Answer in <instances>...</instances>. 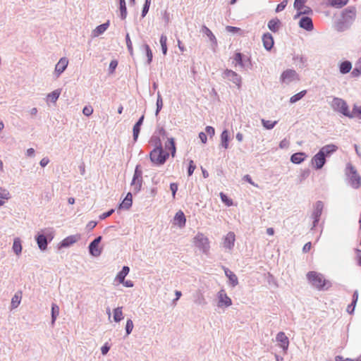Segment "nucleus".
I'll return each instance as SVG.
<instances>
[{
	"label": "nucleus",
	"mask_w": 361,
	"mask_h": 361,
	"mask_svg": "<svg viewBox=\"0 0 361 361\" xmlns=\"http://www.w3.org/2000/svg\"><path fill=\"white\" fill-rule=\"evenodd\" d=\"M153 140L155 147L150 152L149 159L154 165L161 166L169 158V154L163 149L160 138L155 137Z\"/></svg>",
	"instance_id": "nucleus-1"
},
{
	"label": "nucleus",
	"mask_w": 361,
	"mask_h": 361,
	"mask_svg": "<svg viewBox=\"0 0 361 361\" xmlns=\"http://www.w3.org/2000/svg\"><path fill=\"white\" fill-rule=\"evenodd\" d=\"M331 106L334 111L338 112L350 118H353V115L347 103L343 99L339 97H334L332 102H331Z\"/></svg>",
	"instance_id": "nucleus-2"
},
{
	"label": "nucleus",
	"mask_w": 361,
	"mask_h": 361,
	"mask_svg": "<svg viewBox=\"0 0 361 361\" xmlns=\"http://www.w3.org/2000/svg\"><path fill=\"white\" fill-rule=\"evenodd\" d=\"M345 174L349 179L350 185L355 189L361 185V176L358 174L355 168L350 163L346 166Z\"/></svg>",
	"instance_id": "nucleus-3"
},
{
	"label": "nucleus",
	"mask_w": 361,
	"mask_h": 361,
	"mask_svg": "<svg viewBox=\"0 0 361 361\" xmlns=\"http://www.w3.org/2000/svg\"><path fill=\"white\" fill-rule=\"evenodd\" d=\"M307 277L312 285L318 289L325 288L328 283V281L324 279L323 275L316 271H309Z\"/></svg>",
	"instance_id": "nucleus-4"
},
{
	"label": "nucleus",
	"mask_w": 361,
	"mask_h": 361,
	"mask_svg": "<svg viewBox=\"0 0 361 361\" xmlns=\"http://www.w3.org/2000/svg\"><path fill=\"white\" fill-rule=\"evenodd\" d=\"M323 208H324V204L322 201L316 202L314 208V211L312 212V219H313V221H312V226L311 228V230L314 229L317 226V224L319 223L322 213Z\"/></svg>",
	"instance_id": "nucleus-5"
},
{
	"label": "nucleus",
	"mask_w": 361,
	"mask_h": 361,
	"mask_svg": "<svg viewBox=\"0 0 361 361\" xmlns=\"http://www.w3.org/2000/svg\"><path fill=\"white\" fill-rule=\"evenodd\" d=\"M194 239L196 246L201 249L204 253H207L209 249L208 238L202 233H199Z\"/></svg>",
	"instance_id": "nucleus-6"
},
{
	"label": "nucleus",
	"mask_w": 361,
	"mask_h": 361,
	"mask_svg": "<svg viewBox=\"0 0 361 361\" xmlns=\"http://www.w3.org/2000/svg\"><path fill=\"white\" fill-rule=\"evenodd\" d=\"M102 239V236H98L90 243L88 249L92 256L99 257L101 255L102 250L99 248V244L101 243Z\"/></svg>",
	"instance_id": "nucleus-7"
},
{
	"label": "nucleus",
	"mask_w": 361,
	"mask_h": 361,
	"mask_svg": "<svg viewBox=\"0 0 361 361\" xmlns=\"http://www.w3.org/2000/svg\"><path fill=\"white\" fill-rule=\"evenodd\" d=\"M223 77L235 84L238 88L241 86V77L235 71L226 69L224 72Z\"/></svg>",
	"instance_id": "nucleus-8"
},
{
	"label": "nucleus",
	"mask_w": 361,
	"mask_h": 361,
	"mask_svg": "<svg viewBox=\"0 0 361 361\" xmlns=\"http://www.w3.org/2000/svg\"><path fill=\"white\" fill-rule=\"evenodd\" d=\"M218 306L219 307L225 306L229 307L232 305L231 299L227 295L224 290H221L218 293Z\"/></svg>",
	"instance_id": "nucleus-9"
},
{
	"label": "nucleus",
	"mask_w": 361,
	"mask_h": 361,
	"mask_svg": "<svg viewBox=\"0 0 361 361\" xmlns=\"http://www.w3.org/2000/svg\"><path fill=\"white\" fill-rule=\"evenodd\" d=\"M326 159L319 152L312 159V164L317 170L321 169L326 164Z\"/></svg>",
	"instance_id": "nucleus-10"
},
{
	"label": "nucleus",
	"mask_w": 361,
	"mask_h": 361,
	"mask_svg": "<svg viewBox=\"0 0 361 361\" xmlns=\"http://www.w3.org/2000/svg\"><path fill=\"white\" fill-rule=\"evenodd\" d=\"M276 340L279 343L280 347L283 350V351H286L288 348L289 345V340L286 334L281 331L277 334Z\"/></svg>",
	"instance_id": "nucleus-11"
},
{
	"label": "nucleus",
	"mask_w": 361,
	"mask_h": 361,
	"mask_svg": "<svg viewBox=\"0 0 361 361\" xmlns=\"http://www.w3.org/2000/svg\"><path fill=\"white\" fill-rule=\"evenodd\" d=\"M338 149V147L335 145L330 144L326 145L322 147L319 152L322 154V155L326 159L328 157H330L334 152H335Z\"/></svg>",
	"instance_id": "nucleus-12"
},
{
	"label": "nucleus",
	"mask_w": 361,
	"mask_h": 361,
	"mask_svg": "<svg viewBox=\"0 0 361 361\" xmlns=\"http://www.w3.org/2000/svg\"><path fill=\"white\" fill-rule=\"evenodd\" d=\"M297 73L292 69H288L283 72L281 78L283 82L289 83L297 77Z\"/></svg>",
	"instance_id": "nucleus-13"
},
{
	"label": "nucleus",
	"mask_w": 361,
	"mask_h": 361,
	"mask_svg": "<svg viewBox=\"0 0 361 361\" xmlns=\"http://www.w3.org/2000/svg\"><path fill=\"white\" fill-rule=\"evenodd\" d=\"M299 26L307 31H312L314 28L312 20L308 16H303L300 18Z\"/></svg>",
	"instance_id": "nucleus-14"
},
{
	"label": "nucleus",
	"mask_w": 361,
	"mask_h": 361,
	"mask_svg": "<svg viewBox=\"0 0 361 361\" xmlns=\"http://www.w3.org/2000/svg\"><path fill=\"white\" fill-rule=\"evenodd\" d=\"M225 275L228 277L229 281V284L232 287H235L238 284V279L237 276L231 271L229 269L226 267H223Z\"/></svg>",
	"instance_id": "nucleus-15"
},
{
	"label": "nucleus",
	"mask_w": 361,
	"mask_h": 361,
	"mask_svg": "<svg viewBox=\"0 0 361 361\" xmlns=\"http://www.w3.org/2000/svg\"><path fill=\"white\" fill-rule=\"evenodd\" d=\"M235 234L233 232H229L224 239V247L227 249H232L235 243Z\"/></svg>",
	"instance_id": "nucleus-16"
},
{
	"label": "nucleus",
	"mask_w": 361,
	"mask_h": 361,
	"mask_svg": "<svg viewBox=\"0 0 361 361\" xmlns=\"http://www.w3.org/2000/svg\"><path fill=\"white\" fill-rule=\"evenodd\" d=\"M80 238V235L79 234L69 235L61 241V246L63 247H69L76 243Z\"/></svg>",
	"instance_id": "nucleus-17"
},
{
	"label": "nucleus",
	"mask_w": 361,
	"mask_h": 361,
	"mask_svg": "<svg viewBox=\"0 0 361 361\" xmlns=\"http://www.w3.org/2000/svg\"><path fill=\"white\" fill-rule=\"evenodd\" d=\"M35 240L37 241L39 248L41 250L44 251L47 249V244H48V239L46 235H44V234L39 233L35 236Z\"/></svg>",
	"instance_id": "nucleus-18"
},
{
	"label": "nucleus",
	"mask_w": 361,
	"mask_h": 361,
	"mask_svg": "<svg viewBox=\"0 0 361 361\" xmlns=\"http://www.w3.org/2000/svg\"><path fill=\"white\" fill-rule=\"evenodd\" d=\"M262 42H263V45H264V48L268 51L271 50L274 46L273 37L269 32L263 35Z\"/></svg>",
	"instance_id": "nucleus-19"
},
{
	"label": "nucleus",
	"mask_w": 361,
	"mask_h": 361,
	"mask_svg": "<svg viewBox=\"0 0 361 361\" xmlns=\"http://www.w3.org/2000/svg\"><path fill=\"white\" fill-rule=\"evenodd\" d=\"M343 16L345 22H351L355 18L356 10L353 7L347 8L345 9Z\"/></svg>",
	"instance_id": "nucleus-20"
},
{
	"label": "nucleus",
	"mask_w": 361,
	"mask_h": 361,
	"mask_svg": "<svg viewBox=\"0 0 361 361\" xmlns=\"http://www.w3.org/2000/svg\"><path fill=\"white\" fill-rule=\"evenodd\" d=\"M144 118H145V116H144V115H142L133 126V136L134 141H137V137H138L140 132V128L143 123Z\"/></svg>",
	"instance_id": "nucleus-21"
},
{
	"label": "nucleus",
	"mask_w": 361,
	"mask_h": 361,
	"mask_svg": "<svg viewBox=\"0 0 361 361\" xmlns=\"http://www.w3.org/2000/svg\"><path fill=\"white\" fill-rule=\"evenodd\" d=\"M68 64V61L66 58H61L59 61L56 63L55 66V72L58 73V75L61 74L66 68Z\"/></svg>",
	"instance_id": "nucleus-22"
},
{
	"label": "nucleus",
	"mask_w": 361,
	"mask_h": 361,
	"mask_svg": "<svg viewBox=\"0 0 361 361\" xmlns=\"http://www.w3.org/2000/svg\"><path fill=\"white\" fill-rule=\"evenodd\" d=\"M186 219L182 211L178 212L174 216V224L179 227H183L185 225Z\"/></svg>",
	"instance_id": "nucleus-23"
},
{
	"label": "nucleus",
	"mask_w": 361,
	"mask_h": 361,
	"mask_svg": "<svg viewBox=\"0 0 361 361\" xmlns=\"http://www.w3.org/2000/svg\"><path fill=\"white\" fill-rule=\"evenodd\" d=\"M229 140V132L228 131V130H223V132L221 134V146L224 149H228Z\"/></svg>",
	"instance_id": "nucleus-24"
},
{
	"label": "nucleus",
	"mask_w": 361,
	"mask_h": 361,
	"mask_svg": "<svg viewBox=\"0 0 361 361\" xmlns=\"http://www.w3.org/2000/svg\"><path fill=\"white\" fill-rule=\"evenodd\" d=\"M306 157V154L304 152H296L291 155L290 161L293 164H299L302 163L305 158Z\"/></svg>",
	"instance_id": "nucleus-25"
},
{
	"label": "nucleus",
	"mask_w": 361,
	"mask_h": 361,
	"mask_svg": "<svg viewBox=\"0 0 361 361\" xmlns=\"http://www.w3.org/2000/svg\"><path fill=\"white\" fill-rule=\"evenodd\" d=\"M132 193L129 192L123 202L120 204V208L125 209H129L130 207L132 206Z\"/></svg>",
	"instance_id": "nucleus-26"
},
{
	"label": "nucleus",
	"mask_w": 361,
	"mask_h": 361,
	"mask_svg": "<svg viewBox=\"0 0 361 361\" xmlns=\"http://www.w3.org/2000/svg\"><path fill=\"white\" fill-rule=\"evenodd\" d=\"M351 69L352 63L349 61H343L339 66V71L342 74L348 73Z\"/></svg>",
	"instance_id": "nucleus-27"
},
{
	"label": "nucleus",
	"mask_w": 361,
	"mask_h": 361,
	"mask_svg": "<svg viewBox=\"0 0 361 361\" xmlns=\"http://www.w3.org/2000/svg\"><path fill=\"white\" fill-rule=\"evenodd\" d=\"M293 59L295 65L299 66V68H302L306 66L307 59L302 55H295L293 56Z\"/></svg>",
	"instance_id": "nucleus-28"
},
{
	"label": "nucleus",
	"mask_w": 361,
	"mask_h": 361,
	"mask_svg": "<svg viewBox=\"0 0 361 361\" xmlns=\"http://www.w3.org/2000/svg\"><path fill=\"white\" fill-rule=\"evenodd\" d=\"M109 26V22L104 23L97 26L93 31V35L97 37L104 33Z\"/></svg>",
	"instance_id": "nucleus-29"
},
{
	"label": "nucleus",
	"mask_w": 361,
	"mask_h": 361,
	"mask_svg": "<svg viewBox=\"0 0 361 361\" xmlns=\"http://www.w3.org/2000/svg\"><path fill=\"white\" fill-rule=\"evenodd\" d=\"M280 25L281 21L278 18H274L269 21L268 27L271 31L276 32L278 31Z\"/></svg>",
	"instance_id": "nucleus-30"
},
{
	"label": "nucleus",
	"mask_w": 361,
	"mask_h": 361,
	"mask_svg": "<svg viewBox=\"0 0 361 361\" xmlns=\"http://www.w3.org/2000/svg\"><path fill=\"white\" fill-rule=\"evenodd\" d=\"M130 271V269L127 266L123 267L121 271L116 276V279L118 280L120 283H124V280L126 276L128 274Z\"/></svg>",
	"instance_id": "nucleus-31"
},
{
	"label": "nucleus",
	"mask_w": 361,
	"mask_h": 361,
	"mask_svg": "<svg viewBox=\"0 0 361 361\" xmlns=\"http://www.w3.org/2000/svg\"><path fill=\"white\" fill-rule=\"evenodd\" d=\"M202 33H204L205 35H207L209 40L214 44H217V41H216V39L214 36V35L212 33V32L205 25H203L202 27Z\"/></svg>",
	"instance_id": "nucleus-32"
},
{
	"label": "nucleus",
	"mask_w": 361,
	"mask_h": 361,
	"mask_svg": "<svg viewBox=\"0 0 361 361\" xmlns=\"http://www.w3.org/2000/svg\"><path fill=\"white\" fill-rule=\"evenodd\" d=\"M21 298V292H18L13 296L11 302V310L16 308L20 305Z\"/></svg>",
	"instance_id": "nucleus-33"
},
{
	"label": "nucleus",
	"mask_w": 361,
	"mask_h": 361,
	"mask_svg": "<svg viewBox=\"0 0 361 361\" xmlns=\"http://www.w3.org/2000/svg\"><path fill=\"white\" fill-rule=\"evenodd\" d=\"M349 0H329V4L334 8H341L348 3Z\"/></svg>",
	"instance_id": "nucleus-34"
},
{
	"label": "nucleus",
	"mask_w": 361,
	"mask_h": 361,
	"mask_svg": "<svg viewBox=\"0 0 361 361\" xmlns=\"http://www.w3.org/2000/svg\"><path fill=\"white\" fill-rule=\"evenodd\" d=\"M123 319L122 307H118L114 310V320L119 322Z\"/></svg>",
	"instance_id": "nucleus-35"
},
{
	"label": "nucleus",
	"mask_w": 361,
	"mask_h": 361,
	"mask_svg": "<svg viewBox=\"0 0 361 361\" xmlns=\"http://www.w3.org/2000/svg\"><path fill=\"white\" fill-rule=\"evenodd\" d=\"M165 147L171 152L172 157L175 156L176 154V145L173 138L168 139V141L165 144Z\"/></svg>",
	"instance_id": "nucleus-36"
},
{
	"label": "nucleus",
	"mask_w": 361,
	"mask_h": 361,
	"mask_svg": "<svg viewBox=\"0 0 361 361\" xmlns=\"http://www.w3.org/2000/svg\"><path fill=\"white\" fill-rule=\"evenodd\" d=\"M59 314V307L57 305L53 303L51 305V325L53 326Z\"/></svg>",
	"instance_id": "nucleus-37"
},
{
	"label": "nucleus",
	"mask_w": 361,
	"mask_h": 361,
	"mask_svg": "<svg viewBox=\"0 0 361 361\" xmlns=\"http://www.w3.org/2000/svg\"><path fill=\"white\" fill-rule=\"evenodd\" d=\"M60 94H61V90H59V89L55 90L54 91H53L51 93L48 94L47 99L50 102H51L53 103H56V101L58 100Z\"/></svg>",
	"instance_id": "nucleus-38"
},
{
	"label": "nucleus",
	"mask_w": 361,
	"mask_h": 361,
	"mask_svg": "<svg viewBox=\"0 0 361 361\" xmlns=\"http://www.w3.org/2000/svg\"><path fill=\"white\" fill-rule=\"evenodd\" d=\"M142 185V180H132L131 187H132L133 192L134 194L137 193L141 190Z\"/></svg>",
	"instance_id": "nucleus-39"
},
{
	"label": "nucleus",
	"mask_w": 361,
	"mask_h": 361,
	"mask_svg": "<svg viewBox=\"0 0 361 361\" xmlns=\"http://www.w3.org/2000/svg\"><path fill=\"white\" fill-rule=\"evenodd\" d=\"M13 250L17 255H19L22 252L21 242L19 238H16L13 244Z\"/></svg>",
	"instance_id": "nucleus-40"
},
{
	"label": "nucleus",
	"mask_w": 361,
	"mask_h": 361,
	"mask_svg": "<svg viewBox=\"0 0 361 361\" xmlns=\"http://www.w3.org/2000/svg\"><path fill=\"white\" fill-rule=\"evenodd\" d=\"M194 302L195 304L201 306H204L207 304L206 300L203 295V294L198 293L195 295Z\"/></svg>",
	"instance_id": "nucleus-41"
},
{
	"label": "nucleus",
	"mask_w": 361,
	"mask_h": 361,
	"mask_svg": "<svg viewBox=\"0 0 361 361\" xmlns=\"http://www.w3.org/2000/svg\"><path fill=\"white\" fill-rule=\"evenodd\" d=\"M306 90H302L294 94L290 97V102L292 104L297 102L298 101L300 100L306 94Z\"/></svg>",
	"instance_id": "nucleus-42"
},
{
	"label": "nucleus",
	"mask_w": 361,
	"mask_h": 361,
	"mask_svg": "<svg viewBox=\"0 0 361 361\" xmlns=\"http://www.w3.org/2000/svg\"><path fill=\"white\" fill-rule=\"evenodd\" d=\"M261 121H262V124L263 127L265 128L267 130H271V129L274 128V126L277 123L276 121H271L265 120L264 118H262L261 120Z\"/></svg>",
	"instance_id": "nucleus-43"
},
{
	"label": "nucleus",
	"mask_w": 361,
	"mask_h": 361,
	"mask_svg": "<svg viewBox=\"0 0 361 361\" xmlns=\"http://www.w3.org/2000/svg\"><path fill=\"white\" fill-rule=\"evenodd\" d=\"M119 10L121 13V18L122 20H124L126 18L127 16V8H126V1L123 2H119Z\"/></svg>",
	"instance_id": "nucleus-44"
},
{
	"label": "nucleus",
	"mask_w": 361,
	"mask_h": 361,
	"mask_svg": "<svg viewBox=\"0 0 361 361\" xmlns=\"http://www.w3.org/2000/svg\"><path fill=\"white\" fill-rule=\"evenodd\" d=\"M167 37L164 35H161L160 37V44L161 47L162 53L164 55H166L167 54Z\"/></svg>",
	"instance_id": "nucleus-45"
},
{
	"label": "nucleus",
	"mask_w": 361,
	"mask_h": 361,
	"mask_svg": "<svg viewBox=\"0 0 361 361\" xmlns=\"http://www.w3.org/2000/svg\"><path fill=\"white\" fill-rule=\"evenodd\" d=\"M142 47H143V49H145V51L146 52V55H147V63L150 64V63L152 61V57H153L152 51L149 46L148 44H145L142 46Z\"/></svg>",
	"instance_id": "nucleus-46"
},
{
	"label": "nucleus",
	"mask_w": 361,
	"mask_h": 361,
	"mask_svg": "<svg viewBox=\"0 0 361 361\" xmlns=\"http://www.w3.org/2000/svg\"><path fill=\"white\" fill-rule=\"evenodd\" d=\"M243 58V55L241 53H236L234 57V60L236 61V63L240 66L241 68H243L245 66Z\"/></svg>",
	"instance_id": "nucleus-47"
},
{
	"label": "nucleus",
	"mask_w": 361,
	"mask_h": 361,
	"mask_svg": "<svg viewBox=\"0 0 361 361\" xmlns=\"http://www.w3.org/2000/svg\"><path fill=\"white\" fill-rule=\"evenodd\" d=\"M156 104H157V109H156L155 114H156V116H157L163 107V101H162V98H161V96L159 92H158V94H157V99Z\"/></svg>",
	"instance_id": "nucleus-48"
},
{
	"label": "nucleus",
	"mask_w": 361,
	"mask_h": 361,
	"mask_svg": "<svg viewBox=\"0 0 361 361\" xmlns=\"http://www.w3.org/2000/svg\"><path fill=\"white\" fill-rule=\"evenodd\" d=\"M221 201L225 203L227 206L233 205V201L231 199L228 198V196L224 192H220L219 194Z\"/></svg>",
	"instance_id": "nucleus-49"
},
{
	"label": "nucleus",
	"mask_w": 361,
	"mask_h": 361,
	"mask_svg": "<svg viewBox=\"0 0 361 361\" xmlns=\"http://www.w3.org/2000/svg\"><path fill=\"white\" fill-rule=\"evenodd\" d=\"M350 112L353 115V118L357 117V118L361 119V106H358L354 105L353 111Z\"/></svg>",
	"instance_id": "nucleus-50"
},
{
	"label": "nucleus",
	"mask_w": 361,
	"mask_h": 361,
	"mask_svg": "<svg viewBox=\"0 0 361 361\" xmlns=\"http://www.w3.org/2000/svg\"><path fill=\"white\" fill-rule=\"evenodd\" d=\"M142 171L140 169L139 166H137L135 169L133 180H142Z\"/></svg>",
	"instance_id": "nucleus-51"
},
{
	"label": "nucleus",
	"mask_w": 361,
	"mask_h": 361,
	"mask_svg": "<svg viewBox=\"0 0 361 361\" xmlns=\"http://www.w3.org/2000/svg\"><path fill=\"white\" fill-rule=\"evenodd\" d=\"M126 45H127L128 50L130 56H133V44H132V42L130 40V36H129L128 33H127L126 35Z\"/></svg>",
	"instance_id": "nucleus-52"
},
{
	"label": "nucleus",
	"mask_w": 361,
	"mask_h": 361,
	"mask_svg": "<svg viewBox=\"0 0 361 361\" xmlns=\"http://www.w3.org/2000/svg\"><path fill=\"white\" fill-rule=\"evenodd\" d=\"M0 198L4 200H9L11 198V194L8 190L0 187Z\"/></svg>",
	"instance_id": "nucleus-53"
},
{
	"label": "nucleus",
	"mask_w": 361,
	"mask_h": 361,
	"mask_svg": "<svg viewBox=\"0 0 361 361\" xmlns=\"http://www.w3.org/2000/svg\"><path fill=\"white\" fill-rule=\"evenodd\" d=\"M133 329V321L129 319L127 320L126 325V331L127 336H128L132 332Z\"/></svg>",
	"instance_id": "nucleus-54"
},
{
	"label": "nucleus",
	"mask_w": 361,
	"mask_h": 361,
	"mask_svg": "<svg viewBox=\"0 0 361 361\" xmlns=\"http://www.w3.org/2000/svg\"><path fill=\"white\" fill-rule=\"evenodd\" d=\"M306 1L307 0H295V1H294V8L296 10L302 9V8L304 6V4L305 3Z\"/></svg>",
	"instance_id": "nucleus-55"
},
{
	"label": "nucleus",
	"mask_w": 361,
	"mask_h": 361,
	"mask_svg": "<svg viewBox=\"0 0 361 361\" xmlns=\"http://www.w3.org/2000/svg\"><path fill=\"white\" fill-rule=\"evenodd\" d=\"M195 168H196V166H195L193 161L190 160V162H189L188 168V174L189 176H192V174L193 173Z\"/></svg>",
	"instance_id": "nucleus-56"
},
{
	"label": "nucleus",
	"mask_w": 361,
	"mask_h": 361,
	"mask_svg": "<svg viewBox=\"0 0 361 361\" xmlns=\"http://www.w3.org/2000/svg\"><path fill=\"white\" fill-rule=\"evenodd\" d=\"M82 113L84 115L89 116L93 113V109L92 106H85L82 109Z\"/></svg>",
	"instance_id": "nucleus-57"
},
{
	"label": "nucleus",
	"mask_w": 361,
	"mask_h": 361,
	"mask_svg": "<svg viewBox=\"0 0 361 361\" xmlns=\"http://www.w3.org/2000/svg\"><path fill=\"white\" fill-rule=\"evenodd\" d=\"M286 5H287V1H282L281 3H280L279 4L277 5L276 8V12L279 13V12L282 11L286 8Z\"/></svg>",
	"instance_id": "nucleus-58"
},
{
	"label": "nucleus",
	"mask_w": 361,
	"mask_h": 361,
	"mask_svg": "<svg viewBox=\"0 0 361 361\" xmlns=\"http://www.w3.org/2000/svg\"><path fill=\"white\" fill-rule=\"evenodd\" d=\"M114 212V209H111L109 210L108 212L102 214L99 216V219L102 220L105 219L106 218L110 216Z\"/></svg>",
	"instance_id": "nucleus-59"
},
{
	"label": "nucleus",
	"mask_w": 361,
	"mask_h": 361,
	"mask_svg": "<svg viewBox=\"0 0 361 361\" xmlns=\"http://www.w3.org/2000/svg\"><path fill=\"white\" fill-rule=\"evenodd\" d=\"M170 190H171L173 197L175 198L176 193L178 190V185L175 183H171Z\"/></svg>",
	"instance_id": "nucleus-60"
},
{
	"label": "nucleus",
	"mask_w": 361,
	"mask_h": 361,
	"mask_svg": "<svg viewBox=\"0 0 361 361\" xmlns=\"http://www.w3.org/2000/svg\"><path fill=\"white\" fill-rule=\"evenodd\" d=\"M118 66V61L116 60H112L109 64V71L113 73Z\"/></svg>",
	"instance_id": "nucleus-61"
},
{
	"label": "nucleus",
	"mask_w": 361,
	"mask_h": 361,
	"mask_svg": "<svg viewBox=\"0 0 361 361\" xmlns=\"http://www.w3.org/2000/svg\"><path fill=\"white\" fill-rule=\"evenodd\" d=\"M300 12L302 15H307L312 13V10L308 6H303L302 9H300Z\"/></svg>",
	"instance_id": "nucleus-62"
},
{
	"label": "nucleus",
	"mask_w": 361,
	"mask_h": 361,
	"mask_svg": "<svg viewBox=\"0 0 361 361\" xmlns=\"http://www.w3.org/2000/svg\"><path fill=\"white\" fill-rule=\"evenodd\" d=\"M351 74L353 77H358L360 75H361V70L358 68V66L357 63H355V67L351 72Z\"/></svg>",
	"instance_id": "nucleus-63"
},
{
	"label": "nucleus",
	"mask_w": 361,
	"mask_h": 361,
	"mask_svg": "<svg viewBox=\"0 0 361 361\" xmlns=\"http://www.w3.org/2000/svg\"><path fill=\"white\" fill-rule=\"evenodd\" d=\"M289 146V141L287 139L282 140L279 143V147L281 149H286Z\"/></svg>",
	"instance_id": "nucleus-64"
}]
</instances>
